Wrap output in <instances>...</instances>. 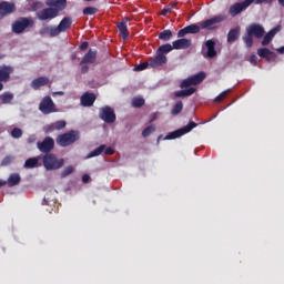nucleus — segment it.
Masks as SVG:
<instances>
[{"label":"nucleus","instance_id":"nucleus-55","mask_svg":"<svg viewBox=\"0 0 284 284\" xmlns=\"http://www.w3.org/2000/svg\"><path fill=\"white\" fill-rule=\"evenodd\" d=\"M169 8H171V10H179V8H176V2L171 3Z\"/></svg>","mask_w":284,"mask_h":284},{"label":"nucleus","instance_id":"nucleus-32","mask_svg":"<svg viewBox=\"0 0 284 284\" xmlns=\"http://www.w3.org/2000/svg\"><path fill=\"white\" fill-rule=\"evenodd\" d=\"M104 150H105V144H101L100 146H98L97 149L91 151L87 155V159H94V156H101V154H103Z\"/></svg>","mask_w":284,"mask_h":284},{"label":"nucleus","instance_id":"nucleus-36","mask_svg":"<svg viewBox=\"0 0 284 284\" xmlns=\"http://www.w3.org/2000/svg\"><path fill=\"white\" fill-rule=\"evenodd\" d=\"M161 41H170L172 39V30L166 29L159 34Z\"/></svg>","mask_w":284,"mask_h":284},{"label":"nucleus","instance_id":"nucleus-42","mask_svg":"<svg viewBox=\"0 0 284 284\" xmlns=\"http://www.w3.org/2000/svg\"><path fill=\"white\" fill-rule=\"evenodd\" d=\"M150 68V60L148 62H142L134 67L135 72H143V70H148Z\"/></svg>","mask_w":284,"mask_h":284},{"label":"nucleus","instance_id":"nucleus-53","mask_svg":"<svg viewBox=\"0 0 284 284\" xmlns=\"http://www.w3.org/2000/svg\"><path fill=\"white\" fill-rule=\"evenodd\" d=\"M158 116H159V113H153L149 123H154V120L158 119Z\"/></svg>","mask_w":284,"mask_h":284},{"label":"nucleus","instance_id":"nucleus-35","mask_svg":"<svg viewBox=\"0 0 284 284\" xmlns=\"http://www.w3.org/2000/svg\"><path fill=\"white\" fill-rule=\"evenodd\" d=\"M257 54L261 57V59H266V61H270V54H274L270 49L267 48H260L257 49Z\"/></svg>","mask_w":284,"mask_h":284},{"label":"nucleus","instance_id":"nucleus-14","mask_svg":"<svg viewBox=\"0 0 284 284\" xmlns=\"http://www.w3.org/2000/svg\"><path fill=\"white\" fill-rule=\"evenodd\" d=\"M199 32H201V26L193 23L181 29L178 32V37L179 39H183L186 34H199Z\"/></svg>","mask_w":284,"mask_h":284},{"label":"nucleus","instance_id":"nucleus-17","mask_svg":"<svg viewBox=\"0 0 284 284\" xmlns=\"http://www.w3.org/2000/svg\"><path fill=\"white\" fill-rule=\"evenodd\" d=\"M128 21L130 18H123L121 22L118 23V30L124 41L130 38V32L128 31Z\"/></svg>","mask_w":284,"mask_h":284},{"label":"nucleus","instance_id":"nucleus-10","mask_svg":"<svg viewBox=\"0 0 284 284\" xmlns=\"http://www.w3.org/2000/svg\"><path fill=\"white\" fill-rule=\"evenodd\" d=\"M17 12V4L14 2L1 1L0 2V21L6 17Z\"/></svg>","mask_w":284,"mask_h":284},{"label":"nucleus","instance_id":"nucleus-20","mask_svg":"<svg viewBox=\"0 0 284 284\" xmlns=\"http://www.w3.org/2000/svg\"><path fill=\"white\" fill-rule=\"evenodd\" d=\"M172 45L173 50H187V48L192 47V40L182 38L173 41Z\"/></svg>","mask_w":284,"mask_h":284},{"label":"nucleus","instance_id":"nucleus-13","mask_svg":"<svg viewBox=\"0 0 284 284\" xmlns=\"http://www.w3.org/2000/svg\"><path fill=\"white\" fill-rule=\"evenodd\" d=\"M59 17V10H54V8H45L41 12L38 13V19L40 21H48L52 19H57Z\"/></svg>","mask_w":284,"mask_h":284},{"label":"nucleus","instance_id":"nucleus-56","mask_svg":"<svg viewBox=\"0 0 284 284\" xmlns=\"http://www.w3.org/2000/svg\"><path fill=\"white\" fill-rule=\"evenodd\" d=\"M77 59V53L71 54V61H74Z\"/></svg>","mask_w":284,"mask_h":284},{"label":"nucleus","instance_id":"nucleus-37","mask_svg":"<svg viewBox=\"0 0 284 284\" xmlns=\"http://www.w3.org/2000/svg\"><path fill=\"white\" fill-rule=\"evenodd\" d=\"M39 165V158H30L24 162V168L32 169Z\"/></svg>","mask_w":284,"mask_h":284},{"label":"nucleus","instance_id":"nucleus-8","mask_svg":"<svg viewBox=\"0 0 284 284\" xmlns=\"http://www.w3.org/2000/svg\"><path fill=\"white\" fill-rule=\"evenodd\" d=\"M39 110L42 112V114H52V112H57L54 101H52L50 95H47L42 99L39 104Z\"/></svg>","mask_w":284,"mask_h":284},{"label":"nucleus","instance_id":"nucleus-15","mask_svg":"<svg viewBox=\"0 0 284 284\" xmlns=\"http://www.w3.org/2000/svg\"><path fill=\"white\" fill-rule=\"evenodd\" d=\"M72 28V18L70 17H64L58 27H55V32L58 37L60 36L61 32H65L67 30H70Z\"/></svg>","mask_w":284,"mask_h":284},{"label":"nucleus","instance_id":"nucleus-58","mask_svg":"<svg viewBox=\"0 0 284 284\" xmlns=\"http://www.w3.org/2000/svg\"><path fill=\"white\" fill-rule=\"evenodd\" d=\"M255 3H257V4L265 3V0H256Z\"/></svg>","mask_w":284,"mask_h":284},{"label":"nucleus","instance_id":"nucleus-11","mask_svg":"<svg viewBox=\"0 0 284 284\" xmlns=\"http://www.w3.org/2000/svg\"><path fill=\"white\" fill-rule=\"evenodd\" d=\"M202 54L206 59H214L216 57V41L207 40L202 47Z\"/></svg>","mask_w":284,"mask_h":284},{"label":"nucleus","instance_id":"nucleus-60","mask_svg":"<svg viewBox=\"0 0 284 284\" xmlns=\"http://www.w3.org/2000/svg\"><path fill=\"white\" fill-rule=\"evenodd\" d=\"M265 3H272L273 0H264Z\"/></svg>","mask_w":284,"mask_h":284},{"label":"nucleus","instance_id":"nucleus-18","mask_svg":"<svg viewBox=\"0 0 284 284\" xmlns=\"http://www.w3.org/2000/svg\"><path fill=\"white\" fill-rule=\"evenodd\" d=\"M149 62L150 68H161V65H165V63H168V57L156 52V57L151 58Z\"/></svg>","mask_w":284,"mask_h":284},{"label":"nucleus","instance_id":"nucleus-57","mask_svg":"<svg viewBox=\"0 0 284 284\" xmlns=\"http://www.w3.org/2000/svg\"><path fill=\"white\" fill-rule=\"evenodd\" d=\"M280 6H282V8H284V0H277Z\"/></svg>","mask_w":284,"mask_h":284},{"label":"nucleus","instance_id":"nucleus-51","mask_svg":"<svg viewBox=\"0 0 284 284\" xmlns=\"http://www.w3.org/2000/svg\"><path fill=\"white\" fill-rule=\"evenodd\" d=\"M90 175H88V174H84L83 176H82V183H90Z\"/></svg>","mask_w":284,"mask_h":284},{"label":"nucleus","instance_id":"nucleus-40","mask_svg":"<svg viewBox=\"0 0 284 284\" xmlns=\"http://www.w3.org/2000/svg\"><path fill=\"white\" fill-rule=\"evenodd\" d=\"M156 131V126H154V124H151L149 126H146L143 131H142V136L144 139H146V136H150V134H152V132Z\"/></svg>","mask_w":284,"mask_h":284},{"label":"nucleus","instance_id":"nucleus-63","mask_svg":"<svg viewBox=\"0 0 284 284\" xmlns=\"http://www.w3.org/2000/svg\"><path fill=\"white\" fill-rule=\"evenodd\" d=\"M159 141H161V135L158 138V143H159Z\"/></svg>","mask_w":284,"mask_h":284},{"label":"nucleus","instance_id":"nucleus-43","mask_svg":"<svg viewBox=\"0 0 284 284\" xmlns=\"http://www.w3.org/2000/svg\"><path fill=\"white\" fill-rule=\"evenodd\" d=\"M11 136L13 139H21V136H23V131L19 128H13V130L11 131Z\"/></svg>","mask_w":284,"mask_h":284},{"label":"nucleus","instance_id":"nucleus-2","mask_svg":"<svg viewBox=\"0 0 284 284\" xmlns=\"http://www.w3.org/2000/svg\"><path fill=\"white\" fill-rule=\"evenodd\" d=\"M42 163L48 172H53L54 170H61L65 165V160L58 158L54 153H47L42 158Z\"/></svg>","mask_w":284,"mask_h":284},{"label":"nucleus","instance_id":"nucleus-27","mask_svg":"<svg viewBox=\"0 0 284 284\" xmlns=\"http://www.w3.org/2000/svg\"><path fill=\"white\" fill-rule=\"evenodd\" d=\"M19 183H21V175H19V173H12L6 182L9 187H14L19 185Z\"/></svg>","mask_w":284,"mask_h":284},{"label":"nucleus","instance_id":"nucleus-48","mask_svg":"<svg viewBox=\"0 0 284 284\" xmlns=\"http://www.w3.org/2000/svg\"><path fill=\"white\" fill-rule=\"evenodd\" d=\"M104 154H106V156H112V154H114V149H112L111 146H105Z\"/></svg>","mask_w":284,"mask_h":284},{"label":"nucleus","instance_id":"nucleus-30","mask_svg":"<svg viewBox=\"0 0 284 284\" xmlns=\"http://www.w3.org/2000/svg\"><path fill=\"white\" fill-rule=\"evenodd\" d=\"M189 78H191V82L193 83V85H199V83H203V81H205V72L201 71Z\"/></svg>","mask_w":284,"mask_h":284},{"label":"nucleus","instance_id":"nucleus-46","mask_svg":"<svg viewBox=\"0 0 284 284\" xmlns=\"http://www.w3.org/2000/svg\"><path fill=\"white\" fill-rule=\"evenodd\" d=\"M14 161V156L12 155H7L2 162L1 165L6 166V165H10V163H12Z\"/></svg>","mask_w":284,"mask_h":284},{"label":"nucleus","instance_id":"nucleus-7","mask_svg":"<svg viewBox=\"0 0 284 284\" xmlns=\"http://www.w3.org/2000/svg\"><path fill=\"white\" fill-rule=\"evenodd\" d=\"M225 16H215L211 19L204 20L200 23L201 30H216L217 23H223Z\"/></svg>","mask_w":284,"mask_h":284},{"label":"nucleus","instance_id":"nucleus-1","mask_svg":"<svg viewBox=\"0 0 284 284\" xmlns=\"http://www.w3.org/2000/svg\"><path fill=\"white\" fill-rule=\"evenodd\" d=\"M254 37L255 39H263L265 37V28L258 23H252L246 28V33L242 37L246 48L254 45Z\"/></svg>","mask_w":284,"mask_h":284},{"label":"nucleus","instance_id":"nucleus-25","mask_svg":"<svg viewBox=\"0 0 284 284\" xmlns=\"http://www.w3.org/2000/svg\"><path fill=\"white\" fill-rule=\"evenodd\" d=\"M239 37H241V27L231 29L227 33V43H234L235 41H239Z\"/></svg>","mask_w":284,"mask_h":284},{"label":"nucleus","instance_id":"nucleus-28","mask_svg":"<svg viewBox=\"0 0 284 284\" xmlns=\"http://www.w3.org/2000/svg\"><path fill=\"white\" fill-rule=\"evenodd\" d=\"M194 92H196L195 88H189L185 90L175 91L174 97L176 99H183V97H192V94H194Z\"/></svg>","mask_w":284,"mask_h":284},{"label":"nucleus","instance_id":"nucleus-29","mask_svg":"<svg viewBox=\"0 0 284 284\" xmlns=\"http://www.w3.org/2000/svg\"><path fill=\"white\" fill-rule=\"evenodd\" d=\"M55 30V27H44L40 29L39 34H41V37H45V34H49L50 37H59Z\"/></svg>","mask_w":284,"mask_h":284},{"label":"nucleus","instance_id":"nucleus-38","mask_svg":"<svg viewBox=\"0 0 284 284\" xmlns=\"http://www.w3.org/2000/svg\"><path fill=\"white\" fill-rule=\"evenodd\" d=\"M97 12H99L97 7H87L82 10V14H84V17H92V14H97Z\"/></svg>","mask_w":284,"mask_h":284},{"label":"nucleus","instance_id":"nucleus-24","mask_svg":"<svg viewBox=\"0 0 284 284\" xmlns=\"http://www.w3.org/2000/svg\"><path fill=\"white\" fill-rule=\"evenodd\" d=\"M50 83V79L48 77H40L31 82L32 90H39L40 88H44V85H48Z\"/></svg>","mask_w":284,"mask_h":284},{"label":"nucleus","instance_id":"nucleus-34","mask_svg":"<svg viewBox=\"0 0 284 284\" xmlns=\"http://www.w3.org/2000/svg\"><path fill=\"white\" fill-rule=\"evenodd\" d=\"M181 112H183V101H178L172 110H171V114L172 116H179V114H181Z\"/></svg>","mask_w":284,"mask_h":284},{"label":"nucleus","instance_id":"nucleus-44","mask_svg":"<svg viewBox=\"0 0 284 284\" xmlns=\"http://www.w3.org/2000/svg\"><path fill=\"white\" fill-rule=\"evenodd\" d=\"M227 94H230V90L223 91L222 93H220L215 99L214 102L215 103H221V101H223V99H225L227 97Z\"/></svg>","mask_w":284,"mask_h":284},{"label":"nucleus","instance_id":"nucleus-16","mask_svg":"<svg viewBox=\"0 0 284 284\" xmlns=\"http://www.w3.org/2000/svg\"><path fill=\"white\" fill-rule=\"evenodd\" d=\"M80 101L83 108H92L94 105V101H97V95L94 93L85 92L80 98Z\"/></svg>","mask_w":284,"mask_h":284},{"label":"nucleus","instance_id":"nucleus-59","mask_svg":"<svg viewBox=\"0 0 284 284\" xmlns=\"http://www.w3.org/2000/svg\"><path fill=\"white\" fill-rule=\"evenodd\" d=\"M6 185V181H0V187H3Z\"/></svg>","mask_w":284,"mask_h":284},{"label":"nucleus","instance_id":"nucleus-62","mask_svg":"<svg viewBox=\"0 0 284 284\" xmlns=\"http://www.w3.org/2000/svg\"><path fill=\"white\" fill-rule=\"evenodd\" d=\"M58 94L63 95V91L58 92Z\"/></svg>","mask_w":284,"mask_h":284},{"label":"nucleus","instance_id":"nucleus-49","mask_svg":"<svg viewBox=\"0 0 284 284\" xmlns=\"http://www.w3.org/2000/svg\"><path fill=\"white\" fill-rule=\"evenodd\" d=\"M170 12H172V8L166 7L161 11L162 17H168V14H170Z\"/></svg>","mask_w":284,"mask_h":284},{"label":"nucleus","instance_id":"nucleus-54","mask_svg":"<svg viewBox=\"0 0 284 284\" xmlns=\"http://www.w3.org/2000/svg\"><path fill=\"white\" fill-rule=\"evenodd\" d=\"M50 204V197L44 196L42 205H49Z\"/></svg>","mask_w":284,"mask_h":284},{"label":"nucleus","instance_id":"nucleus-9","mask_svg":"<svg viewBox=\"0 0 284 284\" xmlns=\"http://www.w3.org/2000/svg\"><path fill=\"white\" fill-rule=\"evenodd\" d=\"M37 148L42 154H50L54 150V139L47 136L44 141L37 142Z\"/></svg>","mask_w":284,"mask_h":284},{"label":"nucleus","instance_id":"nucleus-21","mask_svg":"<svg viewBox=\"0 0 284 284\" xmlns=\"http://www.w3.org/2000/svg\"><path fill=\"white\" fill-rule=\"evenodd\" d=\"M97 50L89 49V51L83 55L80 61V65L97 63Z\"/></svg>","mask_w":284,"mask_h":284},{"label":"nucleus","instance_id":"nucleus-52","mask_svg":"<svg viewBox=\"0 0 284 284\" xmlns=\"http://www.w3.org/2000/svg\"><path fill=\"white\" fill-rule=\"evenodd\" d=\"M88 45H90V43H88V42H82V43L80 44V50H88Z\"/></svg>","mask_w":284,"mask_h":284},{"label":"nucleus","instance_id":"nucleus-33","mask_svg":"<svg viewBox=\"0 0 284 284\" xmlns=\"http://www.w3.org/2000/svg\"><path fill=\"white\" fill-rule=\"evenodd\" d=\"M172 50H174L173 44L166 43V44L160 45V47L158 48L156 53H158V54L165 55V54H168L169 52H172Z\"/></svg>","mask_w":284,"mask_h":284},{"label":"nucleus","instance_id":"nucleus-23","mask_svg":"<svg viewBox=\"0 0 284 284\" xmlns=\"http://www.w3.org/2000/svg\"><path fill=\"white\" fill-rule=\"evenodd\" d=\"M281 24H277L275 28H273L270 32H267L263 40H262V45H268L272 43V39H274V37H276L277 32H281Z\"/></svg>","mask_w":284,"mask_h":284},{"label":"nucleus","instance_id":"nucleus-39","mask_svg":"<svg viewBox=\"0 0 284 284\" xmlns=\"http://www.w3.org/2000/svg\"><path fill=\"white\" fill-rule=\"evenodd\" d=\"M145 105V99L143 98H133L132 106L133 108H143Z\"/></svg>","mask_w":284,"mask_h":284},{"label":"nucleus","instance_id":"nucleus-6","mask_svg":"<svg viewBox=\"0 0 284 284\" xmlns=\"http://www.w3.org/2000/svg\"><path fill=\"white\" fill-rule=\"evenodd\" d=\"M99 118L104 121V123H114L116 121V113L111 106H103L100 109Z\"/></svg>","mask_w":284,"mask_h":284},{"label":"nucleus","instance_id":"nucleus-45","mask_svg":"<svg viewBox=\"0 0 284 284\" xmlns=\"http://www.w3.org/2000/svg\"><path fill=\"white\" fill-rule=\"evenodd\" d=\"M190 85H194V84L192 83V79L187 78L181 82L180 88L183 90L185 88H190Z\"/></svg>","mask_w":284,"mask_h":284},{"label":"nucleus","instance_id":"nucleus-61","mask_svg":"<svg viewBox=\"0 0 284 284\" xmlns=\"http://www.w3.org/2000/svg\"><path fill=\"white\" fill-rule=\"evenodd\" d=\"M3 90V83H0V92Z\"/></svg>","mask_w":284,"mask_h":284},{"label":"nucleus","instance_id":"nucleus-47","mask_svg":"<svg viewBox=\"0 0 284 284\" xmlns=\"http://www.w3.org/2000/svg\"><path fill=\"white\" fill-rule=\"evenodd\" d=\"M250 63H252V65H257V63H258V57L252 54V55L250 57Z\"/></svg>","mask_w":284,"mask_h":284},{"label":"nucleus","instance_id":"nucleus-3","mask_svg":"<svg viewBox=\"0 0 284 284\" xmlns=\"http://www.w3.org/2000/svg\"><path fill=\"white\" fill-rule=\"evenodd\" d=\"M32 28H34L33 18L20 17L11 24L13 34H23V32H28V30H32Z\"/></svg>","mask_w":284,"mask_h":284},{"label":"nucleus","instance_id":"nucleus-12","mask_svg":"<svg viewBox=\"0 0 284 284\" xmlns=\"http://www.w3.org/2000/svg\"><path fill=\"white\" fill-rule=\"evenodd\" d=\"M252 3H254V0H245L243 2L234 3L230 8L231 17H236V14H241V12H243V10H246V8H250Z\"/></svg>","mask_w":284,"mask_h":284},{"label":"nucleus","instance_id":"nucleus-50","mask_svg":"<svg viewBox=\"0 0 284 284\" xmlns=\"http://www.w3.org/2000/svg\"><path fill=\"white\" fill-rule=\"evenodd\" d=\"M81 67V73L82 74H88V72L90 71V67L88 64H80Z\"/></svg>","mask_w":284,"mask_h":284},{"label":"nucleus","instance_id":"nucleus-31","mask_svg":"<svg viewBox=\"0 0 284 284\" xmlns=\"http://www.w3.org/2000/svg\"><path fill=\"white\" fill-rule=\"evenodd\" d=\"M13 100H14V94L11 92H3L2 94H0V101L4 105L12 103Z\"/></svg>","mask_w":284,"mask_h":284},{"label":"nucleus","instance_id":"nucleus-41","mask_svg":"<svg viewBox=\"0 0 284 284\" xmlns=\"http://www.w3.org/2000/svg\"><path fill=\"white\" fill-rule=\"evenodd\" d=\"M72 172H74V166L69 165L63 169L60 176H61V179H65L67 176H70V174H72Z\"/></svg>","mask_w":284,"mask_h":284},{"label":"nucleus","instance_id":"nucleus-26","mask_svg":"<svg viewBox=\"0 0 284 284\" xmlns=\"http://www.w3.org/2000/svg\"><path fill=\"white\" fill-rule=\"evenodd\" d=\"M68 123L64 120L55 121L47 126V132H54V130H63Z\"/></svg>","mask_w":284,"mask_h":284},{"label":"nucleus","instance_id":"nucleus-4","mask_svg":"<svg viewBox=\"0 0 284 284\" xmlns=\"http://www.w3.org/2000/svg\"><path fill=\"white\" fill-rule=\"evenodd\" d=\"M81 139V133L79 131L70 130L67 133L60 134L57 138V143L60 148H69V145H73Z\"/></svg>","mask_w":284,"mask_h":284},{"label":"nucleus","instance_id":"nucleus-22","mask_svg":"<svg viewBox=\"0 0 284 284\" xmlns=\"http://www.w3.org/2000/svg\"><path fill=\"white\" fill-rule=\"evenodd\" d=\"M14 72V69L9 65H3L0 68V83H8L10 81V74Z\"/></svg>","mask_w":284,"mask_h":284},{"label":"nucleus","instance_id":"nucleus-5","mask_svg":"<svg viewBox=\"0 0 284 284\" xmlns=\"http://www.w3.org/2000/svg\"><path fill=\"white\" fill-rule=\"evenodd\" d=\"M197 126H199V124L196 122L191 121L184 128L169 133L164 139L166 141H172L173 139H179V138L183 136L184 134L192 132V130H194V128H197Z\"/></svg>","mask_w":284,"mask_h":284},{"label":"nucleus","instance_id":"nucleus-19","mask_svg":"<svg viewBox=\"0 0 284 284\" xmlns=\"http://www.w3.org/2000/svg\"><path fill=\"white\" fill-rule=\"evenodd\" d=\"M47 6L58 10V14L63 11L64 8H68V0H48Z\"/></svg>","mask_w":284,"mask_h":284}]
</instances>
